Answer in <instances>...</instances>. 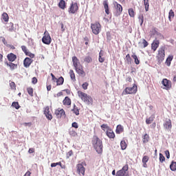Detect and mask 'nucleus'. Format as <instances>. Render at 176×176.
<instances>
[{"mask_svg":"<svg viewBox=\"0 0 176 176\" xmlns=\"http://www.w3.org/2000/svg\"><path fill=\"white\" fill-rule=\"evenodd\" d=\"M44 115L46 116L48 120H52V119H53V116L50 111L49 113H45Z\"/></svg>","mask_w":176,"mask_h":176,"instance_id":"obj_42","label":"nucleus"},{"mask_svg":"<svg viewBox=\"0 0 176 176\" xmlns=\"http://www.w3.org/2000/svg\"><path fill=\"white\" fill-rule=\"evenodd\" d=\"M7 58L8 61H11V63H13V61L16 60V58H17V56H16V54L13 53H10L8 54Z\"/></svg>","mask_w":176,"mask_h":176,"instance_id":"obj_19","label":"nucleus"},{"mask_svg":"<svg viewBox=\"0 0 176 176\" xmlns=\"http://www.w3.org/2000/svg\"><path fill=\"white\" fill-rule=\"evenodd\" d=\"M34 60L29 58V57H26L24 60H23V65L25 67V68H28L30 67V65H31V64H32V62Z\"/></svg>","mask_w":176,"mask_h":176,"instance_id":"obj_17","label":"nucleus"},{"mask_svg":"<svg viewBox=\"0 0 176 176\" xmlns=\"http://www.w3.org/2000/svg\"><path fill=\"white\" fill-rule=\"evenodd\" d=\"M42 42L44 45H50L52 43V37L50 34L47 30L44 32V36L42 38Z\"/></svg>","mask_w":176,"mask_h":176,"instance_id":"obj_9","label":"nucleus"},{"mask_svg":"<svg viewBox=\"0 0 176 176\" xmlns=\"http://www.w3.org/2000/svg\"><path fill=\"white\" fill-rule=\"evenodd\" d=\"M78 10H79V6H78V3L72 2L68 8V12L71 14H75V13H76Z\"/></svg>","mask_w":176,"mask_h":176,"instance_id":"obj_10","label":"nucleus"},{"mask_svg":"<svg viewBox=\"0 0 176 176\" xmlns=\"http://www.w3.org/2000/svg\"><path fill=\"white\" fill-rule=\"evenodd\" d=\"M142 162L143 163V167L144 168H147L148 164H146V163H148V162H149V157L148 155H144L142 158Z\"/></svg>","mask_w":176,"mask_h":176,"instance_id":"obj_20","label":"nucleus"},{"mask_svg":"<svg viewBox=\"0 0 176 176\" xmlns=\"http://www.w3.org/2000/svg\"><path fill=\"white\" fill-rule=\"evenodd\" d=\"M107 41L112 40V36L111 35V33H107Z\"/></svg>","mask_w":176,"mask_h":176,"instance_id":"obj_59","label":"nucleus"},{"mask_svg":"<svg viewBox=\"0 0 176 176\" xmlns=\"http://www.w3.org/2000/svg\"><path fill=\"white\" fill-rule=\"evenodd\" d=\"M103 6L104 8L105 13L109 14V6L108 4V0L103 1Z\"/></svg>","mask_w":176,"mask_h":176,"instance_id":"obj_23","label":"nucleus"},{"mask_svg":"<svg viewBox=\"0 0 176 176\" xmlns=\"http://www.w3.org/2000/svg\"><path fill=\"white\" fill-rule=\"evenodd\" d=\"M144 6L146 12H148L149 10V0H144Z\"/></svg>","mask_w":176,"mask_h":176,"instance_id":"obj_36","label":"nucleus"},{"mask_svg":"<svg viewBox=\"0 0 176 176\" xmlns=\"http://www.w3.org/2000/svg\"><path fill=\"white\" fill-rule=\"evenodd\" d=\"M173 58H174V56H169L166 60V64L168 65V67H170L171 65V61H173Z\"/></svg>","mask_w":176,"mask_h":176,"instance_id":"obj_31","label":"nucleus"},{"mask_svg":"<svg viewBox=\"0 0 176 176\" xmlns=\"http://www.w3.org/2000/svg\"><path fill=\"white\" fill-rule=\"evenodd\" d=\"M55 115L58 119H61L63 116H65V111L63 109H58L55 111Z\"/></svg>","mask_w":176,"mask_h":176,"instance_id":"obj_14","label":"nucleus"},{"mask_svg":"<svg viewBox=\"0 0 176 176\" xmlns=\"http://www.w3.org/2000/svg\"><path fill=\"white\" fill-rule=\"evenodd\" d=\"M91 28L94 35H98L101 32V24H100L99 22H95L91 24Z\"/></svg>","mask_w":176,"mask_h":176,"instance_id":"obj_7","label":"nucleus"},{"mask_svg":"<svg viewBox=\"0 0 176 176\" xmlns=\"http://www.w3.org/2000/svg\"><path fill=\"white\" fill-rule=\"evenodd\" d=\"M10 87L11 89V90H14L16 91V83H14V82L12 81L10 82Z\"/></svg>","mask_w":176,"mask_h":176,"instance_id":"obj_43","label":"nucleus"},{"mask_svg":"<svg viewBox=\"0 0 176 176\" xmlns=\"http://www.w3.org/2000/svg\"><path fill=\"white\" fill-rule=\"evenodd\" d=\"M12 107L15 108V109H20L21 108L20 104L18 103V102H13L12 103Z\"/></svg>","mask_w":176,"mask_h":176,"instance_id":"obj_41","label":"nucleus"},{"mask_svg":"<svg viewBox=\"0 0 176 176\" xmlns=\"http://www.w3.org/2000/svg\"><path fill=\"white\" fill-rule=\"evenodd\" d=\"M165 155L167 159H170V151H168V150L165 151Z\"/></svg>","mask_w":176,"mask_h":176,"instance_id":"obj_61","label":"nucleus"},{"mask_svg":"<svg viewBox=\"0 0 176 176\" xmlns=\"http://www.w3.org/2000/svg\"><path fill=\"white\" fill-rule=\"evenodd\" d=\"M142 142L143 144H146L147 142H149V135H148V133H146L143 135Z\"/></svg>","mask_w":176,"mask_h":176,"instance_id":"obj_26","label":"nucleus"},{"mask_svg":"<svg viewBox=\"0 0 176 176\" xmlns=\"http://www.w3.org/2000/svg\"><path fill=\"white\" fill-rule=\"evenodd\" d=\"M70 75V78L73 82L76 81V77L75 76V73L74 72V70L71 69L69 72Z\"/></svg>","mask_w":176,"mask_h":176,"instance_id":"obj_28","label":"nucleus"},{"mask_svg":"<svg viewBox=\"0 0 176 176\" xmlns=\"http://www.w3.org/2000/svg\"><path fill=\"white\" fill-rule=\"evenodd\" d=\"M84 41H85V45H89V37L85 36Z\"/></svg>","mask_w":176,"mask_h":176,"instance_id":"obj_63","label":"nucleus"},{"mask_svg":"<svg viewBox=\"0 0 176 176\" xmlns=\"http://www.w3.org/2000/svg\"><path fill=\"white\" fill-rule=\"evenodd\" d=\"M32 83H33V85H36V83H38V78H36V77H34L32 78Z\"/></svg>","mask_w":176,"mask_h":176,"instance_id":"obj_58","label":"nucleus"},{"mask_svg":"<svg viewBox=\"0 0 176 176\" xmlns=\"http://www.w3.org/2000/svg\"><path fill=\"white\" fill-rule=\"evenodd\" d=\"M116 176H129V164H125L121 170H118Z\"/></svg>","mask_w":176,"mask_h":176,"instance_id":"obj_8","label":"nucleus"},{"mask_svg":"<svg viewBox=\"0 0 176 176\" xmlns=\"http://www.w3.org/2000/svg\"><path fill=\"white\" fill-rule=\"evenodd\" d=\"M82 87L84 90H87V87H89V83L88 82H84L82 85Z\"/></svg>","mask_w":176,"mask_h":176,"instance_id":"obj_51","label":"nucleus"},{"mask_svg":"<svg viewBox=\"0 0 176 176\" xmlns=\"http://www.w3.org/2000/svg\"><path fill=\"white\" fill-rule=\"evenodd\" d=\"M21 49L25 54L28 52V50H27V47H25V45H22Z\"/></svg>","mask_w":176,"mask_h":176,"instance_id":"obj_57","label":"nucleus"},{"mask_svg":"<svg viewBox=\"0 0 176 176\" xmlns=\"http://www.w3.org/2000/svg\"><path fill=\"white\" fill-rule=\"evenodd\" d=\"M166 160V157H164V155H163V154L160 153V162L161 163H163V162H164Z\"/></svg>","mask_w":176,"mask_h":176,"instance_id":"obj_50","label":"nucleus"},{"mask_svg":"<svg viewBox=\"0 0 176 176\" xmlns=\"http://www.w3.org/2000/svg\"><path fill=\"white\" fill-rule=\"evenodd\" d=\"M35 153V148H30L28 150V153Z\"/></svg>","mask_w":176,"mask_h":176,"instance_id":"obj_62","label":"nucleus"},{"mask_svg":"<svg viewBox=\"0 0 176 176\" xmlns=\"http://www.w3.org/2000/svg\"><path fill=\"white\" fill-rule=\"evenodd\" d=\"M92 146L96 151L97 153H102L104 146L102 145V140L100 139L98 136L94 135L91 140Z\"/></svg>","mask_w":176,"mask_h":176,"instance_id":"obj_1","label":"nucleus"},{"mask_svg":"<svg viewBox=\"0 0 176 176\" xmlns=\"http://www.w3.org/2000/svg\"><path fill=\"white\" fill-rule=\"evenodd\" d=\"M138 91V87L137 85L133 84V87H127L122 92V96H126V94H135Z\"/></svg>","mask_w":176,"mask_h":176,"instance_id":"obj_6","label":"nucleus"},{"mask_svg":"<svg viewBox=\"0 0 176 176\" xmlns=\"http://www.w3.org/2000/svg\"><path fill=\"white\" fill-rule=\"evenodd\" d=\"M164 57H166V46L164 45L159 48L158 53L156 56L158 64H162L164 61Z\"/></svg>","mask_w":176,"mask_h":176,"instance_id":"obj_5","label":"nucleus"},{"mask_svg":"<svg viewBox=\"0 0 176 176\" xmlns=\"http://www.w3.org/2000/svg\"><path fill=\"white\" fill-rule=\"evenodd\" d=\"M27 91L30 97H34V89L32 87H28Z\"/></svg>","mask_w":176,"mask_h":176,"instance_id":"obj_37","label":"nucleus"},{"mask_svg":"<svg viewBox=\"0 0 176 176\" xmlns=\"http://www.w3.org/2000/svg\"><path fill=\"white\" fill-rule=\"evenodd\" d=\"M73 113H75L76 116L79 115V108L76 105H74V108L72 109Z\"/></svg>","mask_w":176,"mask_h":176,"instance_id":"obj_34","label":"nucleus"},{"mask_svg":"<svg viewBox=\"0 0 176 176\" xmlns=\"http://www.w3.org/2000/svg\"><path fill=\"white\" fill-rule=\"evenodd\" d=\"M51 76H52V82H56L57 81V78H56V76H54V74H53V73L50 74Z\"/></svg>","mask_w":176,"mask_h":176,"instance_id":"obj_54","label":"nucleus"},{"mask_svg":"<svg viewBox=\"0 0 176 176\" xmlns=\"http://www.w3.org/2000/svg\"><path fill=\"white\" fill-rule=\"evenodd\" d=\"M99 63H104L105 61V58H102V54L101 52L99 53Z\"/></svg>","mask_w":176,"mask_h":176,"instance_id":"obj_48","label":"nucleus"},{"mask_svg":"<svg viewBox=\"0 0 176 176\" xmlns=\"http://www.w3.org/2000/svg\"><path fill=\"white\" fill-rule=\"evenodd\" d=\"M6 64L8 65V67H10V69H16V68H17V65L16 64H14L13 63H8L6 62Z\"/></svg>","mask_w":176,"mask_h":176,"instance_id":"obj_27","label":"nucleus"},{"mask_svg":"<svg viewBox=\"0 0 176 176\" xmlns=\"http://www.w3.org/2000/svg\"><path fill=\"white\" fill-rule=\"evenodd\" d=\"M72 127H74V129H78L79 126L78 125V123L76 122H74L72 124Z\"/></svg>","mask_w":176,"mask_h":176,"instance_id":"obj_60","label":"nucleus"},{"mask_svg":"<svg viewBox=\"0 0 176 176\" xmlns=\"http://www.w3.org/2000/svg\"><path fill=\"white\" fill-rule=\"evenodd\" d=\"M73 65L76 69V72L80 76H85L86 73L83 70V66L80 64L79 59L76 56L72 57Z\"/></svg>","mask_w":176,"mask_h":176,"instance_id":"obj_2","label":"nucleus"},{"mask_svg":"<svg viewBox=\"0 0 176 176\" xmlns=\"http://www.w3.org/2000/svg\"><path fill=\"white\" fill-rule=\"evenodd\" d=\"M139 22L140 23V25H142V24H144V14H140L139 17Z\"/></svg>","mask_w":176,"mask_h":176,"instance_id":"obj_44","label":"nucleus"},{"mask_svg":"<svg viewBox=\"0 0 176 176\" xmlns=\"http://www.w3.org/2000/svg\"><path fill=\"white\" fill-rule=\"evenodd\" d=\"M155 120V116H151L148 118L146 119V123L147 124H151Z\"/></svg>","mask_w":176,"mask_h":176,"instance_id":"obj_30","label":"nucleus"},{"mask_svg":"<svg viewBox=\"0 0 176 176\" xmlns=\"http://www.w3.org/2000/svg\"><path fill=\"white\" fill-rule=\"evenodd\" d=\"M84 61H85V63H91V61H93V58H91V56H86V57L85 58Z\"/></svg>","mask_w":176,"mask_h":176,"instance_id":"obj_46","label":"nucleus"},{"mask_svg":"<svg viewBox=\"0 0 176 176\" xmlns=\"http://www.w3.org/2000/svg\"><path fill=\"white\" fill-rule=\"evenodd\" d=\"M71 98L69 97L66 96L64 100H63V104L65 105V107H69L72 104Z\"/></svg>","mask_w":176,"mask_h":176,"instance_id":"obj_18","label":"nucleus"},{"mask_svg":"<svg viewBox=\"0 0 176 176\" xmlns=\"http://www.w3.org/2000/svg\"><path fill=\"white\" fill-rule=\"evenodd\" d=\"M56 83V86H62V85H64V77L60 76L58 78H57Z\"/></svg>","mask_w":176,"mask_h":176,"instance_id":"obj_25","label":"nucleus"},{"mask_svg":"<svg viewBox=\"0 0 176 176\" xmlns=\"http://www.w3.org/2000/svg\"><path fill=\"white\" fill-rule=\"evenodd\" d=\"M43 112H44V114H45V113H48L49 112H50V109H49V106H47V107H45L44 108Z\"/></svg>","mask_w":176,"mask_h":176,"instance_id":"obj_56","label":"nucleus"},{"mask_svg":"<svg viewBox=\"0 0 176 176\" xmlns=\"http://www.w3.org/2000/svg\"><path fill=\"white\" fill-rule=\"evenodd\" d=\"M77 94L78 97L87 104V105H93V98L87 95V94L82 92V91H78Z\"/></svg>","mask_w":176,"mask_h":176,"instance_id":"obj_4","label":"nucleus"},{"mask_svg":"<svg viewBox=\"0 0 176 176\" xmlns=\"http://www.w3.org/2000/svg\"><path fill=\"white\" fill-rule=\"evenodd\" d=\"M159 45H160V42L159 40H155L151 44V50H153V53L157 50V47H159Z\"/></svg>","mask_w":176,"mask_h":176,"instance_id":"obj_16","label":"nucleus"},{"mask_svg":"<svg viewBox=\"0 0 176 176\" xmlns=\"http://www.w3.org/2000/svg\"><path fill=\"white\" fill-rule=\"evenodd\" d=\"M164 129H166V130L171 131V129H173V124L171 122V120L166 119L165 120V122L164 123Z\"/></svg>","mask_w":176,"mask_h":176,"instance_id":"obj_15","label":"nucleus"},{"mask_svg":"<svg viewBox=\"0 0 176 176\" xmlns=\"http://www.w3.org/2000/svg\"><path fill=\"white\" fill-rule=\"evenodd\" d=\"M69 135H71L72 137H76V135H78V133H76V131H75V130H74L73 129H69Z\"/></svg>","mask_w":176,"mask_h":176,"instance_id":"obj_38","label":"nucleus"},{"mask_svg":"<svg viewBox=\"0 0 176 176\" xmlns=\"http://www.w3.org/2000/svg\"><path fill=\"white\" fill-rule=\"evenodd\" d=\"M24 176H31V172L30 171L26 172Z\"/></svg>","mask_w":176,"mask_h":176,"instance_id":"obj_64","label":"nucleus"},{"mask_svg":"<svg viewBox=\"0 0 176 176\" xmlns=\"http://www.w3.org/2000/svg\"><path fill=\"white\" fill-rule=\"evenodd\" d=\"M127 63H131V57H130V54H128L126 55V57H125Z\"/></svg>","mask_w":176,"mask_h":176,"instance_id":"obj_52","label":"nucleus"},{"mask_svg":"<svg viewBox=\"0 0 176 176\" xmlns=\"http://www.w3.org/2000/svg\"><path fill=\"white\" fill-rule=\"evenodd\" d=\"M115 9H116L115 16H116L117 17L120 16L122 14V12H123V7L122 6V5H120L118 2H116Z\"/></svg>","mask_w":176,"mask_h":176,"instance_id":"obj_11","label":"nucleus"},{"mask_svg":"<svg viewBox=\"0 0 176 176\" xmlns=\"http://www.w3.org/2000/svg\"><path fill=\"white\" fill-rule=\"evenodd\" d=\"M142 45H143L144 47H146L148 46V45H149V43H148V41H146V40H145L144 38L142 40Z\"/></svg>","mask_w":176,"mask_h":176,"instance_id":"obj_53","label":"nucleus"},{"mask_svg":"<svg viewBox=\"0 0 176 176\" xmlns=\"http://www.w3.org/2000/svg\"><path fill=\"white\" fill-rule=\"evenodd\" d=\"M77 94L78 97L87 104V105H93V98L87 95V94L82 92V91H78Z\"/></svg>","mask_w":176,"mask_h":176,"instance_id":"obj_3","label":"nucleus"},{"mask_svg":"<svg viewBox=\"0 0 176 176\" xmlns=\"http://www.w3.org/2000/svg\"><path fill=\"white\" fill-rule=\"evenodd\" d=\"M58 8L64 10L65 8H67V3H65V1L60 0V2L58 3Z\"/></svg>","mask_w":176,"mask_h":176,"instance_id":"obj_24","label":"nucleus"},{"mask_svg":"<svg viewBox=\"0 0 176 176\" xmlns=\"http://www.w3.org/2000/svg\"><path fill=\"white\" fill-rule=\"evenodd\" d=\"M170 168L171 171H176V162H172L170 165Z\"/></svg>","mask_w":176,"mask_h":176,"instance_id":"obj_39","label":"nucleus"},{"mask_svg":"<svg viewBox=\"0 0 176 176\" xmlns=\"http://www.w3.org/2000/svg\"><path fill=\"white\" fill-rule=\"evenodd\" d=\"M124 131V128L121 124H118L116 129V134H122Z\"/></svg>","mask_w":176,"mask_h":176,"instance_id":"obj_22","label":"nucleus"},{"mask_svg":"<svg viewBox=\"0 0 176 176\" xmlns=\"http://www.w3.org/2000/svg\"><path fill=\"white\" fill-rule=\"evenodd\" d=\"M25 55L30 57V58H34L35 57V54L31 53V52H30V51H28L27 53L25 54Z\"/></svg>","mask_w":176,"mask_h":176,"instance_id":"obj_49","label":"nucleus"},{"mask_svg":"<svg viewBox=\"0 0 176 176\" xmlns=\"http://www.w3.org/2000/svg\"><path fill=\"white\" fill-rule=\"evenodd\" d=\"M74 155V152L72 151V150H70L67 153V159H69V157H71V156Z\"/></svg>","mask_w":176,"mask_h":176,"instance_id":"obj_55","label":"nucleus"},{"mask_svg":"<svg viewBox=\"0 0 176 176\" xmlns=\"http://www.w3.org/2000/svg\"><path fill=\"white\" fill-rule=\"evenodd\" d=\"M131 57L135 60V64H136V65H138L140 64V59H138V57L137 56V55H135V54H133L131 56Z\"/></svg>","mask_w":176,"mask_h":176,"instance_id":"obj_35","label":"nucleus"},{"mask_svg":"<svg viewBox=\"0 0 176 176\" xmlns=\"http://www.w3.org/2000/svg\"><path fill=\"white\" fill-rule=\"evenodd\" d=\"M174 16H175V14H174V11L173 10H170L168 13L169 21H171V19H174Z\"/></svg>","mask_w":176,"mask_h":176,"instance_id":"obj_40","label":"nucleus"},{"mask_svg":"<svg viewBox=\"0 0 176 176\" xmlns=\"http://www.w3.org/2000/svg\"><path fill=\"white\" fill-rule=\"evenodd\" d=\"M10 28H8V31H10V32H13V31H14V25L13 24V23H10Z\"/></svg>","mask_w":176,"mask_h":176,"instance_id":"obj_47","label":"nucleus"},{"mask_svg":"<svg viewBox=\"0 0 176 176\" xmlns=\"http://www.w3.org/2000/svg\"><path fill=\"white\" fill-rule=\"evenodd\" d=\"M77 173L79 175L85 176V172L86 171V168L83 166V164H78L76 165Z\"/></svg>","mask_w":176,"mask_h":176,"instance_id":"obj_12","label":"nucleus"},{"mask_svg":"<svg viewBox=\"0 0 176 176\" xmlns=\"http://www.w3.org/2000/svg\"><path fill=\"white\" fill-rule=\"evenodd\" d=\"M120 146L122 151L126 150V148H127V143H126V140H122L120 142Z\"/></svg>","mask_w":176,"mask_h":176,"instance_id":"obj_29","label":"nucleus"},{"mask_svg":"<svg viewBox=\"0 0 176 176\" xmlns=\"http://www.w3.org/2000/svg\"><path fill=\"white\" fill-rule=\"evenodd\" d=\"M162 85L164 86V89H166V90H170L172 86L171 81L168 80L167 78H164L162 80Z\"/></svg>","mask_w":176,"mask_h":176,"instance_id":"obj_13","label":"nucleus"},{"mask_svg":"<svg viewBox=\"0 0 176 176\" xmlns=\"http://www.w3.org/2000/svg\"><path fill=\"white\" fill-rule=\"evenodd\" d=\"M101 129L103 130V131H105V129H107V131L109 130L111 128L108 126V124H103L100 126Z\"/></svg>","mask_w":176,"mask_h":176,"instance_id":"obj_45","label":"nucleus"},{"mask_svg":"<svg viewBox=\"0 0 176 176\" xmlns=\"http://www.w3.org/2000/svg\"><path fill=\"white\" fill-rule=\"evenodd\" d=\"M1 17L3 20V21H6V23H8L9 21V15H8V13L4 12L2 14Z\"/></svg>","mask_w":176,"mask_h":176,"instance_id":"obj_33","label":"nucleus"},{"mask_svg":"<svg viewBox=\"0 0 176 176\" xmlns=\"http://www.w3.org/2000/svg\"><path fill=\"white\" fill-rule=\"evenodd\" d=\"M129 12V15L130 16V17H135V11L134 10V9L133 8H129L128 10Z\"/></svg>","mask_w":176,"mask_h":176,"instance_id":"obj_32","label":"nucleus"},{"mask_svg":"<svg viewBox=\"0 0 176 176\" xmlns=\"http://www.w3.org/2000/svg\"><path fill=\"white\" fill-rule=\"evenodd\" d=\"M106 134L107 137H109V138H112V139L115 138V133L111 128L106 131Z\"/></svg>","mask_w":176,"mask_h":176,"instance_id":"obj_21","label":"nucleus"}]
</instances>
